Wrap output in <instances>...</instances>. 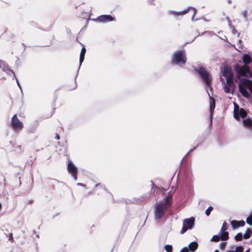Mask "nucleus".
I'll list each match as a JSON object with an SVG mask.
<instances>
[{"instance_id": "obj_1", "label": "nucleus", "mask_w": 252, "mask_h": 252, "mask_svg": "<svg viewBox=\"0 0 252 252\" xmlns=\"http://www.w3.org/2000/svg\"><path fill=\"white\" fill-rule=\"evenodd\" d=\"M242 59L245 64L242 66L235 65L234 69L236 72L237 77L240 80L238 84L239 91L243 96L249 98L250 96V94L247 89H248L252 94V81L247 79L240 78V77H247L248 75L251 74L250 68L247 64L252 62V59L248 54H245Z\"/></svg>"}, {"instance_id": "obj_2", "label": "nucleus", "mask_w": 252, "mask_h": 252, "mask_svg": "<svg viewBox=\"0 0 252 252\" xmlns=\"http://www.w3.org/2000/svg\"><path fill=\"white\" fill-rule=\"evenodd\" d=\"M187 61L186 52L185 49L177 50L172 55L170 63L172 65H177L183 67Z\"/></svg>"}, {"instance_id": "obj_3", "label": "nucleus", "mask_w": 252, "mask_h": 252, "mask_svg": "<svg viewBox=\"0 0 252 252\" xmlns=\"http://www.w3.org/2000/svg\"><path fill=\"white\" fill-rule=\"evenodd\" d=\"M194 70L199 75L206 86L210 88L212 80L211 74L202 66L198 68L194 67Z\"/></svg>"}, {"instance_id": "obj_4", "label": "nucleus", "mask_w": 252, "mask_h": 252, "mask_svg": "<svg viewBox=\"0 0 252 252\" xmlns=\"http://www.w3.org/2000/svg\"><path fill=\"white\" fill-rule=\"evenodd\" d=\"M167 209L168 207L161 202L156 204L154 209L155 219L159 220L161 219L164 216Z\"/></svg>"}, {"instance_id": "obj_5", "label": "nucleus", "mask_w": 252, "mask_h": 252, "mask_svg": "<svg viewBox=\"0 0 252 252\" xmlns=\"http://www.w3.org/2000/svg\"><path fill=\"white\" fill-rule=\"evenodd\" d=\"M195 219L193 217L185 219L183 222V227L180 231V233H185L188 229H191L194 225Z\"/></svg>"}, {"instance_id": "obj_6", "label": "nucleus", "mask_w": 252, "mask_h": 252, "mask_svg": "<svg viewBox=\"0 0 252 252\" xmlns=\"http://www.w3.org/2000/svg\"><path fill=\"white\" fill-rule=\"evenodd\" d=\"M192 9L193 11V13L191 17V20L192 21H194V17L195 15V14L197 12V10L195 8L192 7L191 6H189L185 10L182 11H175L173 10H170L168 11V14L169 15H172L176 17L180 16H183L184 14L187 13L189 10Z\"/></svg>"}, {"instance_id": "obj_7", "label": "nucleus", "mask_w": 252, "mask_h": 252, "mask_svg": "<svg viewBox=\"0 0 252 252\" xmlns=\"http://www.w3.org/2000/svg\"><path fill=\"white\" fill-rule=\"evenodd\" d=\"M222 75L225 78L228 85H233V76L231 68L225 66L222 71Z\"/></svg>"}, {"instance_id": "obj_8", "label": "nucleus", "mask_w": 252, "mask_h": 252, "mask_svg": "<svg viewBox=\"0 0 252 252\" xmlns=\"http://www.w3.org/2000/svg\"><path fill=\"white\" fill-rule=\"evenodd\" d=\"M11 126L15 130L19 131L23 129L24 127L23 124L19 120L17 114H15L12 117L11 121Z\"/></svg>"}, {"instance_id": "obj_9", "label": "nucleus", "mask_w": 252, "mask_h": 252, "mask_svg": "<svg viewBox=\"0 0 252 252\" xmlns=\"http://www.w3.org/2000/svg\"><path fill=\"white\" fill-rule=\"evenodd\" d=\"M234 117L237 120L240 118L244 119L247 116V112L244 109L239 108V106L234 103Z\"/></svg>"}, {"instance_id": "obj_10", "label": "nucleus", "mask_w": 252, "mask_h": 252, "mask_svg": "<svg viewBox=\"0 0 252 252\" xmlns=\"http://www.w3.org/2000/svg\"><path fill=\"white\" fill-rule=\"evenodd\" d=\"M67 169L74 180H77V168L71 161L68 163Z\"/></svg>"}, {"instance_id": "obj_11", "label": "nucleus", "mask_w": 252, "mask_h": 252, "mask_svg": "<svg viewBox=\"0 0 252 252\" xmlns=\"http://www.w3.org/2000/svg\"><path fill=\"white\" fill-rule=\"evenodd\" d=\"M96 20L99 22L105 23L114 21V18L110 15H102L98 16Z\"/></svg>"}, {"instance_id": "obj_12", "label": "nucleus", "mask_w": 252, "mask_h": 252, "mask_svg": "<svg viewBox=\"0 0 252 252\" xmlns=\"http://www.w3.org/2000/svg\"><path fill=\"white\" fill-rule=\"evenodd\" d=\"M227 229L226 223L225 222H223L221 229L220 231V233H221V241H225L228 238V233L226 231Z\"/></svg>"}, {"instance_id": "obj_13", "label": "nucleus", "mask_w": 252, "mask_h": 252, "mask_svg": "<svg viewBox=\"0 0 252 252\" xmlns=\"http://www.w3.org/2000/svg\"><path fill=\"white\" fill-rule=\"evenodd\" d=\"M230 223L233 228L237 229L239 227L244 226L245 222L243 220L240 221L233 220L230 222Z\"/></svg>"}, {"instance_id": "obj_14", "label": "nucleus", "mask_w": 252, "mask_h": 252, "mask_svg": "<svg viewBox=\"0 0 252 252\" xmlns=\"http://www.w3.org/2000/svg\"><path fill=\"white\" fill-rule=\"evenodd\" d=\"M243 126L247 128H251L252 127V120L250 118L243 119Z\"/></svg>"}, {"instance_id": "obj_15", "label": "nucleus", "mask_w": 252, "mask_h": 252, "mask_svg": "<svg viewBox=\"0 0 252 252\" xmlns=\"http://www.w3.org/2000/svg\"><path fill=\"white\" fill-rule=\"evenodd\" d=\"M198 244L196 242H191L188 246V248L189 249V252L190 251L191 252H194L195 250L198 248Z\"/></svg>"}, {"instance_id": "obj_16", "label": "nucleus", "mask_w": 252, "mask_h": 252, "mask_svg": "<svg viewBox=\"0 0 252 252\" xmlns=\"http://www.w3.org/2000/svg\"><path fill=\"white\" fill-rule=\"evenodd\" d=\"M222 83H224L223 89L225 93H233V90L231 89V87L233 85H228L227 83L225 84L223 79H222Z\"/></svg>"}, {"instance_id": "obj_17", "label": "nucleus", "mask_w": 252, "mask_h": 252, "mask_svg": "<svg viewBox=\"0 0 252 252\" xmlns=\"http://www.w3.org/2000/svg\"><path fill=\"white\" fill-rule=\"evenodd\" d=\"M172 194H170V192H169V195L164 199V202H161V203L165 205V206L168 207L170 206V201L172 199Z\"/></svg>"}, {"instance_id": "obj_18", "label": "nucleus", "mask_w": 252, "mask_h": 252, "mask_svg": "<svg viewBox=\"0 0 252 252\" xmlns=\"http://www.w3.org/2000/svg\"><path fill=\"white\" fill-rule=\"evenodd\" d=\"M172 194H170V192H169V195L164 199V202H161V203L165 205V206L168 207L170 206V201L172 199Z\"/></svg>"}, {"instance_id": "obj_19", "label": "nucleus", "mask_w": 252, "mask_h": 252, "mask_svg": "<svg viewBox=\"0 0 252 252\" xmlns=\"http://www.w3.org/2000/svg\"><path fill=\"white\" fill-rule=\"evenodd\" d=\"M172 194H170V192H169V195L164 199V202H161V203L165 205V206L168 207L170 206V201L172 199Z\"/></svg>"}, {"instance_id": "obj_20", "label": "nucleus", "mask_w": 252, "mask_h": 252, "mask_svg": "<svg viewBox=\"0 0 252 252\" xmlns=\"http://www.w3.org/2000/svg\"><path fill=\"white\" fill-rule=\"evenodd\" d=\"M85 53H86V49L85 48V47H83L82 48V50H81V53H80V58H79V64H80V65H79V67H80L82 63H83V62L84 60Z\"/></svg>"}, {"instance_id": "obj_21", "label": "nucleus", "mask_w": 252, "mask_h": 252, "mask_svg": "<svg viewBox=\"0 0 252 252\" xmlns=\"http://www.w3.org/2000/svg\"><path fill=\"white\" fill-rule=\"evenodd\" d=\"M2 70L5 72L7 74L10 75V73H11L13 76V78H16V75L12 70L10 69L8 65H4Z\"/></svg>"}, {"instance_id": "obj_22", "label": "nucleus", "mask_w": 252, "mask_h": 252, "mask_svg": "<svg viewBox=\"0 0 252 252\" xmlns=\"http://www.w3.org/2000/svg\"><path fill=\"white\" fill-rule=\"evenodd\" d=\"M221 233L220 232L219 235H214L211 239L212 241L218 242L221 240Z\"/></svg>"}, {"instance_id": "obj_23", "label": "nucleus", "mask_w": 252, "mask_h": 252, "mask_svg": "<svg viewBox=\"0 0 252 252\" xmlns=\"http://www.w3.org/2000/svg\"><path fill=\"white\" fill-rule=\"evenodd\" d=\"M243 248L242 246H238L236 248L235 251H229L226 252H243Z\"/></svg>"}, {"instance_id": "obj_24", "label": "nucleus", "mask_w": 252, "mask_h": 252, "mask_svg": "<svg viewBox=\"0 0 252 252\" xmlns=\"http://www.w3.org/2000/svg\"><path fill=\"white\" fill-rule=\"evenodd\" d=\"M210 98H211V99L212 100V102L210 101V111H211V113H212V112L214 109L215 106L214 99L212 97H210Z\"/></svg>"}, {"instance_id": "obj_25", "label": "nucleus", "mask_w": 252, "mask_h": 252, "mask_svg": "<svg viewBox=\"0 0 252 252\" xmlns=\"http://www.w3.org/2000/svg\"><path fill=\"white\" fill-rule=\"evenodd\" d=\"M164 249L167 252H172V246L170 245H166L164 246Z\"/></svg>"}, {"instance_id": "obj_26", "label": "nucleus", "mask_w": 252, "mask_h": 252, "mask_svg": "<svg viewBox=\"0 0 252 252\" xmlns=\"http://www.w3.org/2000/svg\"><path fill=\"white\" fill-rule=\"evenodd\" d=\"M243 238V235L241 233H238L235 236V239L236 241H241Z\"/></svg>"}, {"instance_id": "obj_27", "label": "nucleus", "mask_w": 252, "mask_h": 252, "mask_svg": "<svg viewBox=\"0 0 252 252\" xmlns=\"http://www.w3.org/2000/svg\"><path fill=\"white\" fill-rule=\"evenodd\" d=\"M213 209V208L212 206H210L206 209L205 211V214L207 216L210 215V213L212 211Z\"/></svg>"}, {"instance_id": "obj_28", "label": "nucleus", "mask_w": 252, "mask_h": 252, "mask_svg": "<svg viewBox=\"0 0 252 252\" xmlns=\"http://www.w3.org/2000/svg\"><path fill=\"white\" fill-rule=\"evenodd\" d=\"M248 13V11L247 10H244L242 11V15L244 19H247Z\"/></svg>"}, {"instance_id": "obj_29", "label": "nucleus", "mask_w": 252, "mask_h": 252, "mask_svg": "<svg viewBox=\"0 0 252 252\" xmlns=\"http://www.w3.org/2000/svg\"><path fill=\"white\" fill-rule=\"evenodd\" d=\"M246 222L249 225L252 224V217H251L250 216L247 218Z\"/></svg>"}, {"instance_id": "obj_30", "label": "nucleus", "mask_w": 252, "mask_h": 252, "mask_svg": "<svg viewBox=\"0 0 252 252\" xmlns=\"http://www.w3.org/2000/svg\"><path fill=\"white\" fill-rule=\"evenodd\" d=\"M226 245V243H225V242L220 243V250H223L225 248Z\"/></svg>"}, {"instance_id": "obj_31", "label": "nucleus", "mask_w": 252, "mask_h": 252, "mask_svg": "<svg viewBox=\"0 0 252 252\" xmlns=\"http://www.w3.org/2000/svg\"><path fill=\"white\" fill-rule=\"evenodd\" d=\"M180 252H189V249L188 247H185L183 248Z\"/></svg>"}, {"instance_id": "obj_32", "label": "nucleus", "mask_w": 252, "mask_h": 252, "mask_svg": "<svg viewBox=\"0 0 252 252\" xmlns=\"http://www.w3.org/2000/svg\"><path fill=\"white\" fill-rule=\"evenodd\" d=\"M250 237V234H248V233H245L243 235V238H244V239H247L248 238H249Z\"/></svg>"}, {"instance_id": "obj_33", "label": "nucleus", "mask_w": 252, "mask_h": 252, "mask_svg": "<svg viewBox=\"0 0 252 252\" xmlns=\"http://www.w3.org/2000/svg\"><path fill=\"white\" fill-rule=\"evenodd\" d=\"M8 240L10 241L11 242H13V238L12 233H9V236H8Z\"/></svg>"}, {"instance_id": "obj_34", "label": "nucleus", "mask_w": 252, "mask_h": 252, "mask_svg": "<svg viewBox=\"0 0 252 252\" xmlns=\"http://www.w3.org/2000/svg\"><path fill=\"white\" fill-rule=\"evenodd\" d=\"M95 187H100L103 189H105V186L104 185H103L102 184H100V183H98V184H97L95 185Z\"/></svg>"}, {"instance_id": "obj_35", "label": "nucleus", "mask_w": 252, "mask_h": 252, "mask_svg": "<svg viewBox=\"0 0 252 252\" xmlns=\"http://www.w3.org/2000/svg\"><path fill=\"white\" fill-rule=\"evenodd\" d=\"M15 80H16V83L18 86V87H19L20 89L22 91V88H21V86L20 85V84L18 81V80L17 79V78L16 77V78H15Z\"/></svg>"}, {"instance_id": "obj_36", "label": "nucleus", "mask_w": 252, "mask_h": 252, "mask_svg": "<svg viewBox=\"0 0 252 252\" xmlns=\"http://www.w3.org/2000/svg\"><path fill=\"white\" fill-rule=\"evenodd\" d=\"M246 233L250 234L251 233H252V230L251 228H247Z\"/></svg>"}, {"instance_id": "obj_37", "label": "nucleus", "mask_w": 252, "mask_h": 252, "mask_svg": "<svg viewBox=\"0 0 252 252\" xmlns=\"http://www.w3.org/2000/svg\"><path fill=\"white\" fill-rule=\"evenodd\" d=\"M33 201H33V199H30V200H28V201H27V203H28V204H29V205H30V204H32L33 202Z\"/></svg>"}, {"instance_id": "obj_38", "label": "nucleus", "mask_w": 252, "mask_h": 252, "mask_svg": "<svg viewBox=\"0 0 252 252\" xmlns=\"http://www.w3.org/2000/svg\"><path fill=\"white\" fill-rule=\"evenodd\" d=\"M77 185L78 186H81V187H86V185L85 184H82V183H77Z\"/></svg>"}, {"instance_id": "obj_39", "label": "nucleus", "mask_w": 252, "mask_h": 252, "mask_svg": "<svg viewBox=\"0 0 252 252\" xmlns=\"http://www.w3.org/2000/svg\"><path fill=\"white\" fill-rule=\"evenodd\" d=\"M60 136L58 134H56V137H55V138L57 140H59L60 139Z\"/></svg>"}, {"instance_id": "obj_40", "label": "nucleus", "mask_w": 252, "mask_h": 252, "mask_svg": "<svg viewBox=\"0 0 252 252\" xmlns=\"http://www.w3.org/2000/svg\"><path fill=\"white\" fill-rule=\"evenodd\" d=\"M227 2H228V3H231V0H227Z\"/></svg>"}, {"instance_id": "obj_41", "label": "nucleus", "mask_w": 252, "mask_h": 252, "mask_svg": "<svg viewBox=\"0 0 252 252\" xmlns=\"http://www.w3.org/2000/svg\"><path fill=\"white\" fill-rule=\"evenodd\" d=\"M194 149H195V148H193V149H191V150L189 151V152L188 153V154H189V152H190L192 151L193 150H194Z\"/></svg>"}, {"instance_id": "obj_42", "label": "nucleus", "mask_w": 252, "mask_h": 252, "mask_svg": "<svg viewBox=\"0 0 252 252\" xmlns=\"http://www.w3.org/2000/svg\"><path fill=\"white\" fill-rule=\"evenodd\" d=\"M1 203H0V210H1Z\"/></svg>"}, {"instance_id": "obj_43", "label": "nucleus", "mask_w": 252, "mask_h": 252, "mask_svg": "<svg viewBox=\"0 0 252 252\" xmlns=\"http://www.w3.org/2000/svg\"><path fill=\"white\" fill-rule=\"evenodd\" d=\"M250 216H251V217H252V211H251V214H250Z\"/></svg>"}, {"instance_id": "obj_44", "label": "nucleus", "mask_w": 252, "mask_h": 252, "mask_svg": "<svg viewBox=\"0 0 252 252\" xmlns=\"http://www.w3.org/2000/svg\"><path fill=\"white\" fill-rule=\"evenodd\" d=\"M214 252H219V251L217 250H216Z\"/></svg>"}, {"instance_id": "obj_45", "label": "nucleus", "mask_w": 252, "mask_h": 252, "mask_svg": "<svg viewBox=\"0 0 252 252\" xmlns=\"http://www.w3.org/2000/svg\"><path fill=\"white\" fill-rule=\"evenodd\" d=\"M19 184H20V185L21 184V182L20 181H19Z\"/></svg>"}]
</instances>
